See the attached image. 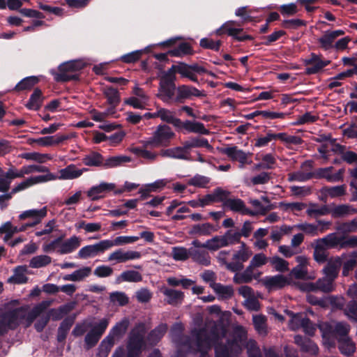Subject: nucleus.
I'll use <instances>...</instances> for the list:
<instances>
[{"label":"nucleus","mask_w":357,"mask_h":357,"mask_svg":"<svg viewBox=\"0 0 357 357\" xmlns=\"http://www.w3.org/2000/svg\"><path fill=\"white\" fill-rule=\"evenodd\" d=\"M52 261V258L47 255H38L33 257L29 262V266L33 268H38L46 266Z\"/></svg>","instance_id":"nucleus-57"},{"label":"nucleus","mask_w":357,"mask_h":357,"mask_svg":"<svg viewBox=\"0 0 357 357\" xmlns=\"http://www.w3.org/2000/svg\"><path fill=\"white\" fill-rule=\"evenodd\" d=\"M182 144L185 145V148L187 149L189 153L190 150L193 148L212 149L207 139L199 137H190L188 140L183 142Z\"/></svg>","instance_id":"nucleus-38"},{"label":"nucleus","mask_w":357,"mask_h":357,"mask_svg":"<svg viewBox=\"0 0 357 357\" xmlns=\"http://www.w3.org/2000/svg\"><path fill=\"white\" fill-rule=\"evenodd\" d=\"M249 203L255 208V213L253 215H256L257 214L264 215L268 211L272 210L273 207L271 205H263L261 202L256 199H250Z\"/></svg>","instance_id":"nucleus-61"},{"label":"nucleus","mask_w":357,"mask_h":357,"mask_svg":"<svg viewBox=\"0 0 357 357\" xmlns=\"http://www.w3.org/2000/svg\"><path fill=\"white\" fill-rule=\"evenodd\" d=\"M39 82V79L36 76H29L22 79L15 86L14 90L22 91L31 89Z\"/></svg>","instance_id":"nucleus-47"},{"label":"nucleus","mask_w":357,"mask_h":357,"mask_svg":"<svg viewBox=\"0 0 357 357\" xmlns=\"http://www.w3.org/2000/svg\"><path fill=\"white\" fill-rule=\"evenodd\" d=\"M183 130H185L188 132H194L202 135H208L209 133L208 130L204 127V125L202 123L192 121L190 120H186L185 121H182L181 120V124L179 125V128H177V131L179 132Z\"/></svg>","instance_id":"nucleus-21"},{"label":"nucleus","mask_w":357,"mask_h":357,"mask_svg":"<svg viewBox=\"0 0 357 357\" xmlns=\"http://www.w3.org/2000/svg\"><path fill=\"white\" fill-rule=\"evenodd\" d=\"M144 344L143 335L139 331L132 330L130 333L126 345V357H139Z\"/></svg>","instance_id":"nucleus-10"},{"label":"nucleus","mask_w":357,"mask_h":357,"mask_svg":"<svg viewBox=\"0 0 357 357\" xmlns=\"http://www.w3.org/2000/svg\"><path fill=\"white\" fill-rule=\"evenodd\" d=\"M354 246H357V238L337 236L336 232L331 233L324 238L317 240L313 252L314 259L319 264H322L327 261L326 249L338 248L340 250Z\"/></svg>","instance_id":"nucleus-1"},{"label":"nucleus","mask_w":357,"mask_h":357,"mask_svg":"<svg viewBox=\"0 0 357 357\" xmlns=\"http://www.w3.org/2000/svg\"><path fill=\"white\" fill-rule=\"evenodd\" d=\"M255 267L250 263L245 270L241 273H236L234 282L236 284L250 283L253 279L254 268Z\"/></svg>","instance_id":"nucleus-41"},{"label":"nucleus","mask_w":357,"mask_h":357,"mask_svg":"<svg viewBox=\"0 0 357 357\" xmlns=\"http://www.w3.org/2000/svg\"><path fill=\"white\" fill-rule=\"evenodd\" d=\"M294 227L312 236H317L319 231L317 225L307 222L296 225Z\"/></svg>","instance_id":"nucleus-60"},{"label":"nucleus","mask_w":357,"mask_h":357,"mask_svg":"<svg viewBox=\"0 0 357 357\" xmlns=\"http://www.w3.org/2000/svg\"><path fill=\"white\" fill-rule=\"evenodd\" d=\"M192 333L196 347H202L210 350L213 346L222 342L226 331L224 328H222V333H220L218 326L214 324L210 328L209 332L206 328H202L193 330Z\"/></svg>","instance_id":"nucleus-3"},{"label":"nucleus","mask_w":357,"mask_h":357,"mask_svg":"<svg viewBox=\"0 0 357 357\" xmlns=\"http://www.w3.org/2000/svg\"><path fill=\"white\" fill-rule=\"evenodd\" d=\"M115 184L101 183L99 185L93 186L87 192V196L93 201L98 200L102 197L100 194L114 190Z\"/></svg>","instance_id":"nucleus-28"},{"label":"nucleus","mask_w":357,"mask_h":357,"mask_svg":"<svg viewBox=\"0 0 357 357\" xmlns=\"http://www.w3.org/2000/svg\"><path fill=\"white\" fill-rule=\"evenodd\" d=\"M86 169H78L75 165H68L66 168L60 170V177L62 179H74L79 177Z\"/></svg>","instance_id":"nucleus-42"},{"label":"nucleus","mask_w":357,"mask_h":357,"mask_svg":"<svg viewBox=\"0 0 357 357\" xmlns=\"http://www.w3.org/2000/svg\"><path fill=\"white\" fill-rule=\"evenodd\" d=\"M174 132L169 126L160 124L156 128L153 136L144 142V146H167L169 145L171 139L174 138Z\"/></svg>","instance_id":"nucleus-7"},{"label":"nucleus","mask_w":357,"mask_h":357,"mask_svg":"<svg viewBox=\"0 0 357 357\" xmlns=\"http://www.w3.org/2000/svg\"><path fill=\"white\" fill-rule=\"evenodd\" d=\"M80 245V239L77 236H73L63 241L57 250L59 255L69 254L75 251Z\"/></svg>","instance_id":"nucleus-31"},{"label":"nucleus","mask_w":357,"mask_h":357,"mask_svg":"<svg viewBox=\"0 0 357 357\" xmlns=\"http://www.w3.org/2000/svg\"><path fill=\"white\" fill-rule=\"evenodd\" d=\"M178 68V64L172 65L160 78L159 93L156 96L164 102H169L175 96V74L177 73Z\"/></svg>","instance_id":"nucleus-4"},{"label":"nucleus","mask_w":357,"mask_h":357,"mask_svg":"<svg viewBox=\"0 0 357 357\" xmlns=\"http://www.w3.org/2000/svg\"><path fill=\"white\" fill-rule=\"evenodd\" d=\"M21 158L28 160L36 161L39 163H43L46 160L52 159L50 154L37 152L24 153L21 155Z\"/></svg>","instance_id":"nucleus-56"},{"label":"nucleus","mask_w":357,"mask_h":357,"mask_svg":"<svg viewBox=\"0 0 357 357\" xmlns=\"http://www.w3.org/2000/svg\"><path fill=\"white\" fill-rule=\"evenodd\" d=\"M177 95L174 96L172 100L176 103H183L186 99L191 98L192 96L195 97H204L206 94L203 91H200L196 87L190 85H181L177 89L176 88Z\"/></svg>","instance_id":"nucleus-16"},{"label":"nucleus","mask_w":357,"mask_h":357,"mask_svg":"<svg viewBox=\"0 0 357 357\" xmlns=\"http://www.w3.org/2000/svg\"><path fill=\"white\" fill-rule=\"evenodd\" d=\"M291 314H294V321L303 328V331L306 334L309 335L314 334L316 329L308 317H303L302 314H294L293 312Z\"/></svg>","instance_id":"nucleus-36"},{"label":"nucleus","mask_w":357,"mask_h":357,"mask_svg":"<svg viewBox=\"0 0 357 357\" xmlns=\"http://www.w3.org/2000/svg\"><path fill=\"white\" fill-rule=\"evenodd\" d=\"M91 272L90 267H83L77 271H75L71 274L66 275L63 277V280L66 281H81L84 278L88 277Z\"/></svg>","instance_id":"nucleus-48"},{"label":"nucleus","mask_w":357,"mask_h":357,"mask_svg":"<svg viewBox=\"0 0 357 357\" xmlns=\"http://www.w3.org/2000/svg\"><path fill=\"white\" fill-rule=\"evenodd\" d=\"M103 94L107 99V102L109 105H114L118 106L121 102V96L119 91L112 87L108 86L105 89Z\"/></svg>","instance_id":"nucleus-46"},{"label":"nucleus","mask_w":357,"mask_h":357,"mask_svg":"<svg viewBox=\"0 0 357 357\" xmlns=\"http://www.w3.org/2000/svg\"><path fill=\"white\" fill-rule=\"evenodd\" d=\"M160 292L166 296V302L173 306L181 304L184 299V294L181 291L162 287Z\"/></svg>","instance_id":"nucleus-22"},{"label":"nucleus","mask_w":357,"mask_h":357,"mask_svg":"<svg viewBox=\"0 0 357 357\" xmlns=\"http://www.w3.org/2000/svg\"><path fill=\"white\" fill-rule=\"evenodd\" d=\"M322 192L326 193L331 198L342 197L346 193V186L345 185L334 187L326 186L322 188Z\"/></svg>","instance_id":"nucleus-59"},{"label":"nucleus","mask_w":357,"mask_h":357,"mask_svg":"<svg viewBox=\"0 0 357 357\" xmlns=\"http://www.w3.org/2000/svg\"><path fill=\"white\" fill-rule=\"evenodd\" d=\"M297 261L299 262V265L291 269L290 275L298 280L305 279L307 274V269L305 267L306 259L301 256H298L297 257Z\"/></svg>","instance_id":"nucleus-45"},{"label":"nucleus","mask_w":357,"mask_h":357,"mask_svg":"<svg viewBox=\"0 0 357 357\" xmlns=\"http://www.w3.org/2000/svg\"><path fill=\"white\" fill-rule=\"evenodd\" d=\"M114 344V340L111 335L106 336L98 347L96 357H107Z\"/></svg>","instance_id":"nucleus-44"},{"label":"nucleus","mask_w":357,"mask_h":357,"mask_svg":"<svg viewBox=\"0 0 357 357\" xmlns=\"http://www.w3.org/2000/svg\"><path fill=\"white\" fill-rule=\"evenodd\" d=\"M346 257V254H342L340 257L337 256L330 259L322 270L324 276L335 281L338 277L340 268L342 267V259Z\"/></svg>","instance_id":"nucleus-17"},{"label":"nucleus","mask_w":357,"mask_h":357,"mask_svg":"<svg viewBox=\"0 0 357 357\" xmlns=\"http://www.w3.org/2000/svg\"><path fill=\"white\" fill-rule=\"evenodd\" d=\"M25 318V309L23 307L6 310L0 314V336L6 334L9 330L15 329L20 321Z\"/></svg>","instance_id":"nucleus-6"},{"label":"nucleus","mask_w":357,"mask_h":357,"mask_svg":"<svg viewBox=\"0 0 357 357\" xmlns=\"http://www.w3.org/2000/svg\"><path fill=\"white\" fill-rule=\"evenodd\" d=\"M157 116L162 121L173 125L176 130L179 128L181 119L175 117L172 111L165 108H160L157 110Z\"/></svg>","instance_id":"nucleus-37"},{"label":"nucleus","mask_w":357,"mask_h":357,"mask_svg":"<svg viewBox=\"0 0 357 357\" xmlns=\"http://www.w3.org/2000/svg\"><path fill=\"white\" fill-rule=\"evenodd\" d=\"M75 314L66 317L60 324L58 328L56 340L59 342H65L68 331L74 324L75 320Z\"/></svg>","instance_id":"nucleus-25"},{"label":"nucleus","mask_w":357,"mask_h":357,"mask_svg":"<svg viewBox=\"0 0 357 357\" xmlns=\"http://www.w3.org/2000/svg\"><path fill=\"white\" fill-rule=\"evenodd\" d=\"M268 291L281 289L291 284V279L284 275L278 274L273 276H266L260 281Z\"/></svg>","instance_id":"nucleus-14"},{"label":"nucleus","mask_w":357,"mask_h":357,"mask_svg":"<svg viewBox=\"0 0 357 357\" xmlns=\"http://www.w3.org/2000/svg\"><path fill=\"white\" fill-rule=\"evenodd\" d=\"M47 207L44 206L40 209H30L22 212L19 215V219L22 220L26 218H32V220L26 224L27 228L33 227L40 223L42 220L47 215Z\"/></svg>","instance_id":"nucleus-18"},{"label":"nucleus","mask_w":357,"mask_h":357,"mask_svg":"<svg viewBox=\"0 0 357 357\" xmlns=\"http://www.w3.org/2000/svg\"><path fill=\"white\" fill-rule=\"evenodd\" d=\"M269 261L278 272L284 273L289 270V262L278 256L271 257Z\"/></svg>","instance_id":"nucleus-58"},{"label":"nucleus","mask_w":357,"mask_h":357,"mask_svg":"<svg viewBox=\"0 0 357 357\" xmlns=\"http://www.w3.org/2000/svg\"><path fill=\"white\" fill-rule=\"evenodd\" d=\"M190 258L200 265L208 266L211 264V257L205 250L190 248Z\"/></svg>","instance_id":"nucleus-30"},{"label":"nucleus","mask_w":357,"mask_h":357,"mask_svg":"<svg viewBox=\"0 0 357 357\" xmlns=\"http://www.w3.org/2000/svg\"><path fill=\"white\" fill-rule=\"evenodd\" d=\"M43 100L44 97L42 91L39 88H36L25 106L30 110L38 111L40 108Z\"/></svg>","instance_id":"nucleus-34"},{"label":"nucleus","mask_w":357,"mask_h":357,"mask_svg":"<svg viewBox=\"0 0 357 357\" xmlns=\"http://www.w3.org/2000/svg\"><path fill=\"white\" fill-rule=\"evenodd\" d=\"M160 155L165 158H171L189 161L192 160L187 149L185 148V145L183 144L182 146H176L174 148L162 149L160 151Z\"/></svg>","instance_id":"nucleus-19"},{"label":"nucleus","mask_w":357,"mask_h":357,"mask_svg":"<svg viewBox=\"0 0 357 357\" xmlns=\"http://www.w3.org/2000/svg\"><path fill=\"white\" fill-rule=\"evenodd\" d=\"M317 207V204H310V208L306 211L307 215L310 217L314 216L316 218L317 216L325 215L331 213V209L326 205H324L320 208Z\"/></svg>","instance_id":"nucleus-55"},{"label":"nucleus","mask_w":357,"mask_h":357,"mask_svg":"<svg viewBox=\"0 0 357 357\" xmlns=\"http://www.w3.org/2000/svg\"><path fill=\"white\" fill-rule=\"evenodd\" d=\"M52 178V174L39 175L36 176L30 177L25 181L21 182L17 185L12 189L11 194L15 195L17 192L24 190L30 186L43 182H46Z\"/></svg>","instance_id":"nucleus-20"},{"label":"nucleus","mask_w":357,"mask_h":357,"mask_svg":"<svg viewBox=\"0 0 357 357\" xmlns=\"http://www.w3.org/2000/svg\"><path fill=\"white\" fill-rule=\"evenodd\" d=\"M335 229L340 234V235L337 234V236H344L347 238H357V236L347 235L348 234L357 231V219H354L351 221L342 222L336 226ZM357 248V246H354L352 248Z\"/></svg>","instance_id":"nucleus-26"},{"label":"nucleus","mask_w":357,"mask_h":357,"mask_svg":"<svg viewBox=\"0 0 357 357\" xmlns=\"http://www.w3.org/2000/svg\"><path fill=\"white\" fill-rule=\"evenodd\" d=\"M131 159L128 156L126 155H117L109 157L103 162V167L113 168L121 165L123 163L130 162Z\"/></svg>","instance_id":"nucleus-50"},{"label":"nucleus","mask_w":357,"mask_h":357,"mask_svg":"<svg viewBox=\"0 0 357 357\" xmlns=\"http://www.w3.org/2000/svg\"><path fill=\"white\" fill-rule=\"evenodd\" d=\"M144 50H136L121 56L119 60L125 63H135L142 57Z\"/></svg>","instance_id":"nucleus-63"},{"label":"nucleus","mask_w":357,"mask_h":357,"mask_svg":"<svg viewBox=\"0 0 357 357\" xmlns=\"http://www.w3.org/2000/svg\"><path fill=\"white\" fill-rule=\"evenodd\" d=\"M142 280V275L136 271H123L118 278L117 282H137Z\"/></svg>","instance_id":"nucleus-52"},{"label":"nucleus","mask_w":357,"mask_h":357,"mask_svg":"<svg viewBox=\"0 0 357 357\" xmlns=\"http://www.w3.org/2000/svg\"><path fill=\"white\" fill-rule=\"evenodd\" d=\"M168 53L172 56L181 57L186 55H191L193 54V50L191 45L188 42H181L177 46H175L172 50L168 51Z\"/></svg>","instance_id":"nucleus-39"},{"label":"nucleus","mask_w":357,"mask_h":357,"mask_svg":"<svg viewBox=\"0 0 357 357\" xmlns=\"http://www.w3.org/2000/svg\"><path fill=\"white\" fill-rule=\"evenodd\" d=\"M342 275L343 277H347L350 273L357 268V252H354L349 256L347 255L342 259Z\"/></svg>","instance_id":"nucleus-35"},{"label":"nucleus","mask_w":357,"mask_h":357,"mask_svg":"<svg viewBox=\"0 0 357 357\" xmlns=\"http://www.w3.org/2000/svg\"><path fill=\"white\" fill-rule=\"evenodd\" d=\"M223 206L232 211L239 212L243 215H253L255 213L254 211L248 208L241 199H227L224 202Z\"/></svg>","instance_id":"nucleus-23"},{"label":"nucleus","mask_w":357,"mask_h":357,"mask_svg":"<svg viewBox=\"0 0 357 357\" xmlns=\"http://www.w3.org/2000/svg\"><path fill=\"white\" fill-rule=\"evenodd\" d=\"M208 250L211 251H215L218 249L228 246V242L227 241L225 236H215L211 239L208 240Z\"/></svg>","instance_id":"nucleus-53"},{"label":"nucleus","mask_w":357,"mask_h":357,"mask_svg":"<svg viewBox=\"0 0 357 357\" xmlns=\"http://www.w3.org/2000/svg\"><path fill=\"white\" fill-rule=\"evenodd\" d=\"M236 24V22L233 20L224 23L218 29H217V35L221 36L226 33L228 36H231L234 40L240 42L252 40L254 39V38L250 35H241L243 31V29L242 28H234V26Z\"/></svg>","instance_id":"nucleus-11"},{"label":"nucleus","mask_w":357,"mask_h":357,"mask_svg":"<svg viewBox=\"0 0 357 357\" xmlns=\"http://www.w3.org/2000/svg\"><path fill=\"white\" fill-rule=\"evenodd\" d=\"M321 56H322L321 54L318 55L312 52L310 54V57L309 59H305L304 64L305 66H311L305 68V75H310L317 74L331 63L330 60H321Z\"/></svg>","instance_id":"nucleus-15"},{"label":"nucleus","mask_w":357,"mask_h":357,"mask_svg":"<svg viewBox=\"0 0 357 357\" xmlns=\"http://www.w3.org/2000/svg\"><path fill=\"white\" fill-rule=\"evenodd\" d=\"M129 326V321L125 318L121 321L116 324L110 330L108 335H111L114 340V337H121L127 331Z\"/></svg>","instance_id":"nucleus-49"},{"label":"nucleus","mask_w":357,"mask_h":357,"mask_svg":"<svg viewBox=\"0 0 357 357\" xmlns=\"http://www.w3.org/2000/svg\"><path fill=\"white\" fill-rule=\"evenodd\" d=\"M84 67L80 61H69L59 65V72H52L54 80L57 82H67L69 81H79V75L77 73Z\"/></svg>","instance_id":"nucleus-5"},{"label":"nucleus","mask_w":357,"mask_h":357,"mask_svg":"<svg viewBox=\"0 0 357 357\" xmlns=\"http://www.w3.org/2000/svg\"><path fill=\"white\" fill-rule=\"evenodd\" d=\"M83 163L89 167H103V156L98 152L93 151L85 155L82 159Z\"/></svg>","instance_id":"nucleus-43"},{"label":"nucleus","mask_w":357,"mask_h":357,"mask_svg":"<svg viewBox=\"0 0 357 357\" xmlns=\"http://www.w3.org/2000/svg\"><path fill=\"white\" fill-rule=\"evenodd\" d=\"M218 229L209 222L196 224L192 225L188 234L190 235L209 236L212 232L216 231Z\"/></svg>","instance_id":"nucleus-33"},{"label":"nucleus","mask_w":357,"mask_h":357,"mask_svg":"<svg viewBox=\"0 0 357 357\" xmlns=\"http://www.w3.org/2000/svg\"><path fill=\"white\" fill-rule=\"evenodd\" d=\"M345 314L354 321H357V301L351 300L349 301L344 309Z\"/></svg>","instance_id":"nucleus-64"},{"label":"nucleus","mask_w":357,"mask_h":357,"mask_svg":"<svg viewBox=\"0 0 357 357\" xmlns=\"http://www.w3.org/2000/svg\"><path fill=\"white\" fill-rule=\"evenodd\" d=\"M111 245L109 243V240H102L98 243L86 245L79 250L77 257L84 259L93 257L110 248Z\"/></svg>","instance_id":"nucleus-12"},{"label":"nucleus","mask_w":357,"mask_h":357,"mask_svg":"<svg viewBox=\"0 0 357 357\" xmlns=\"http://www.w3.org/2000/svg\"><path fill=\"white\" fill-rule=\"evenodd\" d=\"M220 152L227 155L233 161H238L241 164H245L247 162V154L243 151L238 149L236 146L221 148Z\"/></svg>","instance_id":"nucleus-24"},{"label":"nucleus","mask_w":357,"mask_h":357,"mask_svg":"<svg viewBox=\"0 0 357 357\" xmlns=\"http://www.w3.org/2000/svg\"><path fill=\"white\" fill-rule=\"evenodd\" d=\"M215 357H234L241 353V347L236 338L227 339L226 343L222 341L213 346Z\"/></svg>","instance_id":"nucleus-8"},{"label":"nucleus","mask_w":357,"mask_h":357,"mask_svg":"<svg viewBox=\"0 0 357 357\" xmlns=\"http://www.w3.org/2000/svg\"><path fill=\"white\" fill-rule=\"evenodd\" d=\"M27 268L26 266H18L14 269V275L9 279L15 284H25L28 278L25 275Z\"/></svg>","instance_id":"nucleus-51"},{"label":"nucleus","mask_w":357,"mask_h":357,"mask_svg":"<svg viewBox=\"0 0 357 357\" xmlns=\"http://www.w3.org/2000/svg\"><path fill=\"white\" fill-rule=\"evenodd\" d=\"M335 38L331 33V31H327L324 34L318 39V43L320 45V47L324 50H328L333 48V43Z\"/></svg>","instance_id":"nucleus-54"},{"label":"nucleus","mask_w":357,"mask_h":357,"mask_svg":"<svg viewBox=\"0 0 357 357\" xmlns=\"http://www.w3.org/2000/svg\"><path fill=\"white\" fill-rule=\"evenodd\" d=\"M337 342L338 349L342 355L347 357L353 356L356 351V347L355 343L349 337L338 338Z\"/></svg>","instance_id":"nucleus-32"},{"label":"nucleus","mask_w":357,"mask_h":357,"mask_svg":"<svg viewBox=\"0 0 357 357\" xmlns=\"http://www.w3.org/2000/svg\"><path fill=\"white\" fill-rule=\"evenodd\" d=\"M74 303H68L59 306L58 308L50 309L47 314L50 315V319H52L53 321H59L71 312L74 309Z\"/></svg>","instance_id":"nucleus-27"},{"label":"nucleus","mask_w":357,"mask_h":357,"mask_svg":"<svg viewBox=\"0 0 357 357\" xmlns=\"http://www.w3.org/2000/svg\"><path fill=\"white\" fill-rule=\"evenodd\" d=\"M192 333L196 347H202L210 350L213 346L222 342L226 331L224 328H222V333H220L218 326L214 324L210 328L209 332L206 328H202L193 330Z\"/></svg>","instance_id":"nucleus-2"},{"label":"nucleus","mask_w":357,"mask_h":357,"mask_svg":"<svg viewBox=\"0 0 357 357\" xmlns=\"http://www.w3.org/2000/svg\"><path fill=\"white\" fill-rule=\"evenodd\" d=\"M172 257L176 261H185L190 258V248L174 247L172 248Z\"/></svg>","instance_id":"nucleus-62"},{"label":"nucleus","mask_w":357,"mask_h":357,"mask_svg":"<svg viewBox=\"0 0 357 357\" xmlns=\"http://www.w3.org/2000/svg\"><path fill=\"white\" fill-rule=\"evenodd\" d=\"M252 255V250H238L233 255V261H224V264L227 270L233 273H237L243 269V263L247 261Z\"/></svg>","instance_id":"nucleus-13"},{"label":"nucleus","mask_w":357,"mask_h":357,"mask_svg":"<svg viewBox=\"0 0 357 357\" xmlns=\"http://www.w3.org/2000/svg\"><path fill=\"white\" fill-rule=\"evenodd\" d=\"M210 287L215 294L222 299H229L234 295V289L231 286H225L221 283H210Z\"/></svg>","instance_id":"nucleus-40"},{"label":"nucleus","mask_w":357,"mask_h":357,"mask_svg":"<svg viewBox=\"0 0 357 357\" xmlns=\"http://www.w3.org/2000/svg\"><path fill=\"white\" fill-rule=\"evenodd\" d=\"M326 331L329 335L333 337H339V338L348 337L350 326L344 322H337L333 326H328Z\"/></svg>","instance_id":"nucleus-29"},{"label":"nucleus","mask_w":357,"mask_h":357,"mask_svg":"<svg viewBox=\"0 0 357 357\" xmlns=\"http://www.w3.org/2000/svg\"><path fill=\"white\" fill-rule=\"evenodd\" d=\"M335 281L324 276L315 282H307L299 284V289L305 292L320 291L324 293H330L335 289Z\"/></svg>","instance_id":"nucleus-9"}]
</instances>
